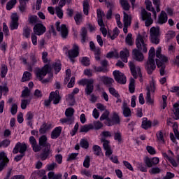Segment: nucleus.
I'll list each match as a JSON object with an SVG mask.
<instances>
[{"mask_svg": "<svg viewBox=\"0 0 179 179\" xmlns=\"http://www.w3.org/2000/svg\"><path fill=\"white\" fill-rule=\"evenodd\" d=\"M48 129H51V124H47L46 123H43L39 129L40 134H45Z\"/></svg>", "mask_w": 179, "mask_h": 179, "instance_id": "473e14b6", "label": "nucleus"}, {"mask_svg": "<svg viewBox=\"0 0 179 179\" xmlns=\"http://www.w3.org/2000/svg\"><path fill=\"white\" fill-rule=\"evenodd\" d=\"M93 128H94V127L92 124H85L80 127V132H89L90 129H93Z\"/></svg>", "mask_w": 179, "mask_h": 179, "instance_id": "72a5a7b5", "label": "nucleus"}, {"mask_svg": "<svg viewBox=\"0 0 179 179\" xmlns=\"http://www.w3.org/2000/svg\"><path fill=\"white\" fill-rule=\"evenodd\" d=\"M121 122V120L120 119V116L117 113L113 112L112 118H109L106 120V122H105V124L108 127H112V125H115L117 124H120Z\"/></svg>", "mask_w": 179, "mask_h": 179, "instance_id": "ddd939ff", "label": "nucleus"}, {"mask_svg": "<svg viewBox=\"0 0 179 179\" xmlns=\"http://www.w3.org/2000/svg\"><path fill=\"white\" fill-rule=\"evenodd\" d=\"M50 99L53 100V104H58L61 100V96H59V91L56 90L55 92H52L50 93Z\"/></svg>", "mask_w": 179, "mask_h": 179, "instance_id": "5701e85b", "label": "nucleus"}, {"mask_svg": "<svg viewBox=\"0 0 179 179\" xmlns=\"http://www.w3.org/2000/svg\"><path fill=\"white\" fill-rule=\"evenodd\" d=\"M141 51L138 50V49H134L132 51L133 58L136 61H138V62H142L144 59L143 54Z\"/></svg>", "mask_w": 179, "mask_h": 179, "instance_id": "412c9836", "label": "nucleus"}, {"mask_svg": "<svg viewBox=\"0 0 179 179\" xmlns=\"http://www.w3.org/2000/svg\"><path fill=\"white\" fill-rule=\"evenodd\" d=\"M107 8L109 9L106 14V19H111L113 16V10L114 9V3L113 1H105Z\"/></svg>", "mask_w": 179, "mask_h": 179, "instance_id": "4be33fe9", "label": "nucleus"}, {"mask_svg": "<svg viewBox=\"0 0 179 179\" xmlns=\"http://www.w3.org/2000/svg\"><path fill=\"white\" fill-rule=\"evenodd\" d=\"M148 36H142L140 34H138L136 39V45L138 50L141 51L142 52H148V45L146 41Z\"/></svg>", "mask_w": 179, "mask_h": 179, "instance_id": "20e7f679", "label": "nucleus"}, {"mask_svg": "<svg viewBox=\"0 0 179 179\" xmlns=\"http://www.w3.org/2000/svg\"><path fill=\"white\" fill-rule=\"evenodd\" d=\"M148 59L145 64V69L148 75H152L153 71L156 69V62H155V57H156V51L155 48L151 47L148 52Z\"/></svg>", "mask_w": 179, "mask_h": 179, "instance_id": "7ed1b4c3", "label": "nucleus"}, {"mask_svg": "<svg viewBox=\"0 0 179 179\" xmlns=\"http://www.w3.org/2000/svg\"><path fill=\"white\" fill-rule=\"evenodd\" d=\"M79 85L86 86L85 93L87 96H90L94 90V80L93 79H83L79 81Z\"/></svg>", "mask_w": 179, "mask_h": 179, "instance_id": "39448f33", "label": "nucleus"}, {"mask_svg": "<svg viewBox=\"0 0 179 179\" xmlns=\"http://www.w3.org/2000/svg\"><path fill=\"white\" fill-rule=\"evenodd\" d=\"M29 22L31 24H33L34 23H37V16L36 15H31L29 17Z\"/></svg>", "mask_w": 179, "mask_h": 179, "instance_id": "774afa93", "label": "nucleus"}, {"mask_svg": "<svg viewBox=\"0 0 179 179\" xmlns=\"http://www.w3.org/2000/svg\"><path fill=\"white\" fill-rule=\"evenodd\" d=\"M138 169L140 171H143V173H146L148 171L146 166L142 163H138Z\"/></svg>", "mask_w": 179, "mask_h": 179, "instance_id": "680f3d73", "label": "nucleus"}, {"mask_svg": "<svg viewBox=\"0 0 179 179\" xmlns=\"http://www.w3.org/2000/svg\"><path fill=\"white\" fill-rule=\"evenodd\" d=\"M31 33V29L29 28V27H25L23 29V36L26 37V38H29L30 37V34Z\"/></svg>", "mask_w": 179, "mask_h": 179, "instance_id": "79ce46f5", "label": "nucleus"}, {"mask_svg": "<svg viewBox=\"0 0 179 179\" xmlns=\"http://www.w3.org/2000/svg\"><path fill=\"white\" fill-rule=\"evenodd\" d=\"M50 70V66L48 64H45L42 69H38L36 70V78L38 80H41L44 78V76L48 73V71Z\"/></svg>", "mask_w": 179, "mask_h": 179, "instance_id": "9b49d317", "label": "nucleus"}, {"mask_svg": "<svg viewBox=\"0 0 179 179\" xmlns=\"http://www.w3.org/2000/svg\"><path fill=\"white\" fill-rule=\"evenodd\" d=\"M157 138L158 141H160L163 143H164V137H163V131H160L157 133Z\"/></svg>", "mask_w": 179, "mask_h": 179, "instance_id": "e2e57ef3", "label": "nucleus"}, {"mask_svg": "<svg viewBox=\"0 0 179 179\" xmlns=\"http://www.w3.org/2000/svg\"><path fill=\"white\" fill-rule=\"evenodd\" d=\"M156 57L157 59H155L157 68H159V72L161 76L166 75V64L169 62V57L162 55V48H158L156 51Z\"/></svg>", "mask_w": 179, "mask_h": 179, "instance_id": "f03ea898", "label": "nucleus"}, {"mask_svg": "<svg viewBox=\"0 0 179 179\" xmlns=\"http://www.w3.org/2000/svg\"><path fill=\"white\" fill-rule=\"evenodd\" d=\"M80 146L83 149H88L89 148V142L86 139H81L80 141Z\"/></svg>", "mask_w": 179, "mask_h": 179, "instance_id": "de8ad7c7", "label": "nucleus"}, {"mask_svg": "<svg viewBox=\"0 0 179 179\" xmlns=\"http://www.w3.org/2000/svg\"><path fill=\"white\" fill-rule=\"evenodd\" d=\"M141 127L143 129H149V128L152 127V122L150 120H148V118L144 117Z\"/></svg>", "mask_w": 179, "mask_h": 179, "instance_id": "c85d7f7f", "label": "nucleus"}, {"mask_svg": "<svg viewBox=\"0 0 179 179\" xmlns=\"http://www.w3.org/2000/svg\"><path fill=\"white\" fill-rule=\"evenodd\" d=\"M31 79V73L29 71H25L23 74L22 78L21 80L22 82H29Z\"/></svg>", "mask_w": 179, "mask_h": 179, "instance_id": "58836bf2", "label": "nucleus"}, {"mask_svg": "<svg viewBox=\"0 0 179 179\" xmlns=\"http://www.w3.org/2000/svg\"><path fill=\"white\" fill-rule=\"evenodd\" d=\"M109 92L110 93V94H112V96H114V97H116L117 99H120V94H118V92H117V90H115V89L113 87H110Z\"/></svg>", "mask_w": 179, "mask_h": 179, "instance_id": "4d7b16f0", "label": "nucleus"}, {"mask_svg": "<svg viewBox=\"0 0 179 179\" xmlns=\"http://www.w3.org/2000/svg\"><path fill=\"white\" fill-rule=\"evenodd\" d=\"M155 83H150V86H148L146 87L147 93H150L152 92V93H155Z\"/></svg>", "mask_w": 179, "mask_h": 179, "instance_id": "bf43d9fd", "label": "nucleus"}, {"mask_svg": "<svg viewBox=\"0 0 179 179\" xmlns=\"http://www.w3.org/2000/svg\"><path fill=\"white\" fill-rule=\"evenodd\" d=\"M59 24H61V22H56V29L57 31H60L62 38H66L68 37V28H66V25L65 24H62L61 27H59Z\"/></svg>", "mask_w": 179, "mask_h": 179, "instance_id": "f3484780", "label": "nucleus"}, {"mask_svg": "<svg viewBox=\"0 0 179 179\" xmlns=\"http://www.w3.org/2000/svg\"><path fill=\"white\" fill-rule=\"evenodd\" d=\"M150 34L151 37V43L153 44H159L160 43V39L159 38L160 36V28L159 27H152L150 30Z\"/></svg>", "mask_w": 179, "mask_h": 179, "instance_id": "0eeeda50", "label": "nucleus"}, {"mask_svg": "<svg viewBox=\"0 0 179 179\" xmlns=\"http://www.w3.org/2000/svg\"><path fill=\"white\" fill-rule=\"evenodd\" d=\"M129 66L130 68L131 75L134 79L138 78V75L140 78H142V73L141 72V67H139V66H136L135 63L133 62H129Z\"/></svg>", "mask_w": 179, "mask_h": 179, "instance_id": "1a4fd4ad", "label": "nucleus"}, {"mask_svg": "<svg viewBox=\"0 0 179 179\" xmlns=\"http://www.w3.org/2000/svg\"><path fill=\"white\" fill-rule=\"evenodd\" d=\"M9 159L5 154V152H0V171H2L8 166Z\"/></svg>", "mask_w": 179, "mask_h": 179, "instance_id": "a211bd4d", "label": "nucleus"}, {"mask_svg": "<svg viewBox=\"0 0 179 179\" xmlns=\"http://www.w3.org/2000/svg\"><path fill=\"white\" fill-rule=\"evenodd\" d=\"M53 68L56 72L61 71V63L59 62L53 64Z\"/></svg>", "mask_w": 179, "mask_h": 179, "instance_id": "0e129e2a", "label": "nucleus"}, {"mask_svg": "<svg viewBox=\"0 0 179 179\" xmlns=\"http://www.w3.org/2000/svg\"><path fill=\"white\" fill-rule=\"evenodd\" d=\"M56 13L59 19H62V17L64 16V13L62 12V9H61L60 7H56Z\"/></svg>", "mask_w": 179, "mask_h": 179, "instance_id": "69168bd1", "label": "nucleus"}, {"mask_svg": "<svg viewBox=\"0 0 179 179\" xmlns=\"http://www.w3.org/2000/svg\"><path fill=\"white\" fill-rule=\"evenodd\" d=\"M74 20H75L76 24H80L82 23V14L77 13L74 16Z\"/></svg>", "mask_w": 179, "mask_h": 179, "instance_id": "5fc2aeb1", "label": "nucleus"}, {"mask_svg": "<svg viewBox=\"0 0 179 179\" xmlns=\"http://www.w3.org/2000/svg\"><path fill=\"white\" fill-rule=\"evenodd\" d=\"M17 2V0H10L7 3H6V9L7 10H10L11 9H13L15 5H16Z\"/></svg>", "mask_w": 179, "mask_h": 179, "instance_id": "ea45409f", "label": "nucleus"}, {"mask_svg": "<svg viewBox=\"0 0 179 179\" xmlns=\"http://www.w3.org/2000/svg\"><path fill=\"white\" fill-rule=\"evenodd\" d=\"M145 100L148 104H149L150 106H153L155 101H153V99H152V96H150V92H147Z\"/></svg>", "mask_w": 179, "mask_h": 179, "instance_id": "c03bdc74", "label": "nucleus"}, {"mask_svg": "<svg viewBox=\"0 0 179 179\" xmlns=\"http://www.w3.org/2000/svg\"><path fill=\"white\" fill-rule=\"evenodd\" d=\"M38 145L36 143L32 145L34 152H40L42 149V153L41 154L40 157L41 160H47L50 157V155L52 153V150H51V144L47 141L46 136H42L39 138Z\"/></svg>", "mask_w": 179, "mask_h": 179, "instance_id": "f257e3e1", "label": "nucleus"}, {"mask_svg": "<svg viewBox=\"0 0 179 179\" xmlns=\"http://www.w3.org/2000/svg\"><path fill=\"white\" fill-rule=\"evenodd\" d=\"M94 127L95 129H101V128H103V123L100 121H95L94 122Z\"/></svg>", "mask_w": 179, "mask_h": 179, "instance_id": "338daca9", "label": "nucleus"}, {"mask_svg": "<svg viewBox=\"0 0 179 179\" xmlns=\"http://www.w3.org/2000/svg\"><path fill=\"white\" fill-rule=\"evenodd\" d=\"M122 110L124 117H131L132 115L131 109L128 107V104L125 101L123 102Z\"/></svg>", "mask_w": 179, "mask_h": 179, "instance_id": "393cba45", "label": "nucleus"}, {"mask_svg": "<svg viewBox=\"0 0 179 179\" xmlns=\"http://www.w3.org/2000/svg\"><path fill=\"white\" fill-rule=\"evenodd\" d=\"M28 104H30V100L29 99H23V100H22L21 108L22 110H26Z\"/></svg>", "mask_w": 179, "mask_h": 179, "instance_id": "6e6d98bb", "label": "nucleus"}, {"mask_svg": "<svg viewBox=\"0 0 179 179\" xmlns=\"http://www.w3.org/2000/svg\"><path fill=\"white\" fill-rule=\"evenodd\" d=\"M128 57H129V50L128 49L124 48L120 51V58L123 62H128Z\"/></svg>", "mask_w": 179, "mask_h": 179, "instance_id": "a878e982", "label": "nucleus"}, {"mask_svg": "<svg viewBox=\"0 0 179 179\" xmlns=\"http://www.w3.org/2000/svg\"><path fill=\"white\" fill-rule=\"evenodd\" d=\"M73 114H75V109H73V108H68L65 111L66 117L61 119L60 122H62V124H68L69 125L73 124L75 122Z\"/></svg>", "mask_w": 179, "mask_h": 179, "instance_id": "423d86ee", "label": "nucleus"}, {"mask_svg": "<svg viewBox=\"0 0 179 179\" xmlns=\"http://www.w3.org/2000/svg\"><path fill=\"white\" fill-rule=\"evenodd\" d=\"M94 69L95 72H103L104 73H106V72H108V69H107V68L103 66L97 67L96 66H94Z\"/></svg>", "mask_w": 179, "mask_h": 179, "instance_id": "8fccbe9b", "label": "nucleus"}, {"mask_svg": "<svg viewBox=\"0 0 179 179\" xmlns=\"http://www.w3.org/2000/svg\"><path fill=\"white\" fill-rule=\"evenodd\" d=\"M80 36L81 43L83 44H85V43H87V41H89V36H87V29L85 27H83L81 29Z\"/></svg>", "mask_w": 179, "mask_h": 179, "instance_id": "b1692460", "label": "nucleus"}, {"mask_svg": "<svg viewBox=\"0 0 179 179\" xmlns=\"http://www.w3.org/2000/svg\"><path fill=\"white\" fill-rule=\"evenodd\" d=\"M101 142L103 143L104 150H106V156H111L113 155V150H111V146H110V141L106 140V138H101Z\"/></svg>", "mask_w": 179, "mask_h": 179, "instance_id": "2eb2a0df", "label": "nucleus"}, {"mask_svg": "<svg viewBox=\"0 0 179 179\" xmlns=\"http://www.w3.org/2000/svg\"><path fill=\"white\" fill-rule=\"evenodd\" d=\"M10 145V140L4 139L2 141H0V148H8Z\"/></svg>", "mask_w": 179, "mask_h": 179, "instance_id": "a18cd8bd", "label": "nucleus"}, {"mask_svg": "<svg viewBox=\"0 0 179 179\" xmlns=\"http://www.w3.org/2000/svg\"><path fill=\"white\" fill-rule=\"evenodd\" d=\"M90 47L91 51L94 52V54H101L100 48H96L94 43L93 41L90 42Z\"/></svg>", "mask_w": 179, "mask_h": 179, "instance_id": "f704fd0d", "label": "nucleus"}, {"mask_svg": "<svg viewBox=\"0 0 179 179\" xmlns=\"http://www.w3.org/2000/svg\"><path fill=\"white\" fill-rule=\"evenodd\" d=\"M125 41L128 45H134V41H132V34H127Z\"/></svg>", "mask_w": 179, "mask_h": 179, "instance_id": "603ef678", "label": "nucleus"}, {"mask_svg": "<svg viewBox=\"0 0 179 179\" xmlns=\"http://www.w3.org/2000/svg\"><path fill=\"white\" fill-rule=\"evenodd\" d=\"M129 90L130 93H134L135 92V79L131 78H130V83L129 85Z\"/></svg>", "mask_w": 179, "mask_h": 179, "instance_id": "a19ab883", "label": "nucleus"}, {"mask_svg": "<svg viewBox=\"0 0 179 179\" xmlns=\"http://www.w3.org/2000/svg\"><path fill=\"white\" fill-rule=\"evenodd\" d=\"M26 150H27V145H26V144H21L20 142H18L16 143L13 150V153L17 155V153L20 152L21 155H25Z\"/></svg>", "mask_w": 179, "mask_h": 179, "instance_id": "f8f14e48", "label": "nucleus"}, {"mask_svg": "<svg viewBox=\"0 0 179 179\" xmlns=\"http://www.w3.org/2000/svg\"><path fill=\"white\" fill-rule=\"evenodd\" d=\"M62 131V127H56L51 133L52 139H57V138L59 137V135H61Z\"/></svg>", "mask_w": 179, "mask_h": 179, "instance_id": "cd10ccee", "label": "nucleus"}, {"mask_svg": "<svg viewBox=\"0 0 179 179\" xmlns=\"http://www.w3.org/2000/svg\"><path fill=\"white\" fill-rule=\"evenodd\" d=\"M68 54L71 62H75V59H73V58H76V57L79 56V46H78L76 43H74L73 49L69 50Z\"/></svg>", "mask_w": 179, "mask_h": 179, "instance_id": "4468645a", "label": "nucleus"}, {"mask_svg": "<svg viewBox=\"0 0 179 179\" xmlns=\"http://www.w3.org/2000/svg\"><path fill=\"white\" fill-rule=\"evenodd\" d=\"M6 73H8V66L5 64H3L1 66V78H5V76H6Z\"/></svg>", "mask_w": 179, "mask_h": 179, "instance_id": "49530a36", "label": "nucleus"}, {"mask_svg": "<svg viewBox=\"0 0 179 179\" xmlns=\"http://www.w3.org/2000/svg\"><path fill=\"white\" fill-rule=\"evenodd\" d=\"M22 97H29L30 96V90H29L28 87H26L22 92Z\"/></svg>", "mask_w": 179, "mask_h": 179, "instance_id": "052dcab7", "label": "nucleus"}, {"mask_svg": "<svg viewBox=\"0 0 179 179\" xmlns=\"http://www.w3.org/2000/svg\"><path fill=\"white\" fill-rule=\"evenodd\" d=\"M92 150L94 152V155H96V156H100L102 153L101 148L97 145H93Z\"/></svg>", "mask_w": 179, "mask_h": 179, "instance_id": "e433bc0d", "label": "nucleus"}, {"mask_svg": "<svg viewBox=\"0 0 179 179\" xmlns=\"http://www.w3.org/2000/svg\"><path fill=\"white\" fill-rule=\"evenodd\" d=\"M167 22V14L164 11H162L158 17L157 22L159 24H164Z\"/></svg>", "mask_w": 179, "mask_h": 179, "instance_id": "bb28decb", "label": "nucleus"}, {"mask_svg": "<svg viewBox=\"0 0 179 179\" xmlns=\"http://www.w3.org/2000/svg\"><path fill=\"white\" fill-rule=\"evenodd\" d=\"M113 73L115 78V80H116L117 83H120V85H125L127 83V77L123 73L115 70Z\"/></svg>", "mask_w": 179, "mask_h": 179, "instance_id": "9d476101", "label": "nucleus"}, {"mask_svg": "<svg viewBox=\"0 0 179 179\" xmlns=\"http://www.w3.org/2000/svg\"><path fill=\"white\" fill-rule=\"evenodd\" d=\"M46 30L47 29L43 24H36L34 27V33L37 36H41L42 34H44V32L46 31Z\"/></svg>", "mask_w": 179, "mask_h": 179, "instance_id": "6ab92c4d", "label": "nucleus"}, {"mask_svg": "<svg viewBox=\"0 0 179 179\" xmlns=\"http://www.w3.org/2000/svg\"><path fill=\"white\" fill-rule=\"evenodd\" d=\"M144 162L146 166L150 168L153 167V166H156V164H159V159L158 157H153L150 159L146 157Z\"/></svg>", "mask_w": 179, "mask_h": 179, "instance_id": "aec40b11", "label": "nucleus"}, {"mask_svg": "<svg viewBox=\"0 0 179 179\" xmlns=\"http://www.w3.org/2000/svg\"><path fill=\"white\" fill-rule=\"evenodd\" d=\"M124 17H123V22L124 25L126 26H131V15L127 14V13L123 12Z\"/></svg>", "mask_w": 179, "mask_h": 179, "instance_id": "7c9ffc66", "label": "nucleus"}, {"mask_svg": "<svg viewBox=\"0 0 179 179\" xmlns=\"http://www.w3.org/2000/svg\"><path fill=\"white\" fill-rule=\"evenodd\" d=\"M108 115H110V111H108V110H106L105 112L101 115L100 121H104L105 120L104 124H106V122H107V120H110V117H108Z\"/></svg>", "mask_w": 179, "mask_h": 179, "instance_id": "4c0bfd02", "label": "nucleus"}, {"mask_svg": "<svg viewBox=\"0 0 179 179\" xmlns=\"http://www.w3.org/2000/svg\"><path fill=\"white\" fill-rule=\"evenodd\" d=\"M120 3L124 10H129V8H131V6H129V3H128V1L120 0Z\"/></svg>", "mask_w": 179, "mask_h": 179, "instance_id": "c9c22d12", "label": "nucleus"}, {"mask_svg": "<svg viewBox=\"0 0 179 179\" xmlns=\"http://www.w3.org/2000/svg\"><path fill=\"white\" fill-rule=\"evenodd\" d=\"M19 27V15L15 13L11 15V22L10 23V30H16Z\"/></svg>", "mask_w": 179, "mask_h": 179, "instance_id": "dca6fc26", "label": "nucleus"}, {"mask_svg": "<svg viewBox=\"0 0 179 179\" xmlns=\"http://www.w3.org/2000/svg\"><path fill=\"white\" fill-rule=\"evenodd\" d=\"M152 3L156 7L157 12H160V0H152Z\"/></svg>", "mask_w": 179, "mask_h": 179, "instance_id": "13d9d810", "label": "nucleus"}, {"mask_svg": "<svg viewBox=\"0 0 179 179\" xmlns=\"http://www.w3.org/2000/svg\"><path fill=\"white\" fill-rule=\"evenodd\" d=\"M141 19L145 21V26L149 27L150 24L153 23V20L152 19V13L146 11L145 8H143L141 12Z\"/></svg>", "mask_w": 179, "mask_h": 179, "instance_id": "6e6552de", "label": "nucleus"}, {"mask_svg": "<svg viewBox=\"0 0 179 179\" xmlns=\"http://www.w3.org/2000/svg\"><path fill=\"white\" fill-rule=\"evenodd\" d=\"M19 2H20L19 9L20 12H22V13L23 12H26V8H27L26 1H22V0H20Z\"/></svg>", "mask_w": 179, "mask_h": 179, "instance_id": "09e8293b", "label": "nucleus"}, {"mask_svg": "<svg viewBox=\"0 0 179 179\" xmlns=\"http://www.w3.org/2000/svg\"><path fill=\"white\" fill-rule=\"evenodd\" d=\"M100 79L101 80H102V82H103L104 85H108V86L114 83V80L111 78L102 76V77H100Z\"/></svg>", "mask_w": 179, "mask_h": 179, "instance_id": "c756f323", "label": "nucleus"}, {"mask_svg": "<svg viewBox=\"0 0 179 179\" xmlns=\"http://www.w3.org/2000/svg\"><path fill=\"white\" fill-rule=\"evenodd\" d=\"M83 166L85 169H89L90 167V157L87 155L85 158Z\"/></svg>", "mask_w": 179, "mask_h": 179, "instance_id": "3c124183", "label": "nucleus"}, {"mask_svg": "<svg viewBox=\"0 0 179 179\" xmlns=\"http://www.w3.org/2000/svg\"><path fill=\"white\" fill-rule=\"evenodd\" d=\"M83 12L84 15H86V16L89 15V1H87V0L83 1Z\"/></svg>", "mask_w": 179, "mask_h": 179, "instance_id": "37998d69", "label": "nucleus"}, {"mask_svg": "<svg viewBox=\"0 0 179 179\" xmlns=\"http://www.w3.org/2000/svg\"><path fill=\"white\" fill-rule=\"evenodd\" d=\"M114 139L115 141H117L119 143H121V142H122V136L121 135V133H120V131L115 133Z\"/></svg>", "mask_w": 179, "mask_h": 179, "instance_id": "864d4df0", "label": "nucleus"}, {"mask_svg": "<svg viewBox=\"0 0 179 179\" xmlns=\"http://www.w3.org/2000/svg\"><path fill=\"white\" fill-rule=\"evenodd\" d=\"M37 64V57H36V55L32 53L30 55V66H29V70L32 71L31 66H34Z\"/></svg>", "mask_w": 179, "mask_h": 179, "instance_id": "2f4dec72", "label": "nucleus"}]
</instances>
